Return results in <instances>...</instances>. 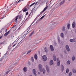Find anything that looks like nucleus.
Instances as JSON below:
<instances>
[{
  "mask_svg": "<svg viewBox=\"0 0 76 76\" xmlns=\"http://www.w3.org/2000/svg\"><path fill=\"white\" fill-rule=\"evenodd\" d=\"M22 11H21L20 12H20H21Z\"/></svg>",
  "mask_w": 76,
  "mask_h": 76,
  "instance_id": "61",
  "label": "nucleus"
},
{
  "mask_svg": "<svg viewBox=\"0 0 76 76\" xmlns=\"http://www.w3.org/2000/svg\"><path fill=\"white\" fill-rule=\"evenodd\" d=\"M22 10H23V12H26V11L28 10V9H27L26 8H24Z\"/></svg>",
  "mask_w": 76,
  "mask_h": 76,
  "instance_id": "14",
  "label": "nucleus"
},
{
  "mask_svg": "<svg viewBox=\"0 0 76 76\" xmlns=\"http://www.w3.org/2000/svg\"><path fill=\"white\" fill-rule=\"evenodd\" d=\"M20 0H20L19 1H18V3H19V1H20Z\"/></svg>",
  "mask_w": 76,
  "mask_h": 76,
  "instance_id": "54",
  "label": "nucleus"
},
{
  "mask_svg": "<svg viewBox=\"0 0 76 76\" xmlns=\"http://www.w3.org/2000/svg\"><path fill=\"white\" fill-rule=\"evenodd\" d=\"M19 16H18L17 17H16L15 18L13 19V22H15V21L16 23H18V20H17L18 19H19Z\"/></svg>",
  "mask_w": 76,
  "mask_h": 76,
  "instance_id": "1",
  "label": "nucleus"
},
{
  "mask_svg": "<svg viewBox=\"0 0 76 76\" xmlns=\"http://www.w3.org/2000/svg\"><path fill=\"white\" fill-rule=\"evenodd\" d=\"M53 60H54V61H56L57 60L56 56V55H53Z\"/></svg>",
  "mask_w": 76,
  "mask_h": 76,
  "instance_id": "10",
  "label": "nucleus"
},
{
  "mask_svg": "<svg viewBox=\"0 0 76 76\" xmlns=\"http://www.w3.org/2000/svg\"><path fill=\"white\" fill-rule=\"evenodd\" d=\"M38 4V2H36V3H35V6H37V4Z\"/></svg>",
  "mask_w": 76,
  "mask_h": 76,
  "instance_id": "43",
  "label": "nucleus"
},
{
  "mask_svg": "<svg viewBox=\"0 0 76 76\" xmlns=\"http://www.w3.org/2000/svg\"><path fill=\"white\" fill-rule=\"evenodd\" d=\"M61 71L62 72H63L64 70V66H63V65H61Z\"/></svg>",
  "mask_w": 76,
  "mask_h": 76,
  "instance_id": "17",
  "label": "nucleus"
},
{
  "mask_svg": "<svg viewBox=\"0 0 76 76\" xmlns=\"http://www.w3.org/2000/svg\"><path fill=\"white\" fill-rule=\"evenodd\" d=\"M61 38H64V34H63V33H61Z\"/></svg>",
  "mask_w": 76,
  "mask_h": 76,
  "instance_id": "24",
  "label": "nucleus"
},
{
  "mask_svg": "<svg viewBox=\"0 0 76 76\" xmlns=\"http://www.w3.org/2000/svg\"><path fill=\"white\" fill-rule=\"evenodd\" d=\"M15 26H14L13 27H12V28H14V27H15Z\"/></svg>",
  "mask_w": 76,
  "mask_h": 76,
  "instance_id": "48",
  "label": "nucleus"
},
{
  "mask_svg": "<svg viewBox=\"0 0 76 76\" xmlns=\"http://www.w3.org/2000/svg\"><path fill=\"white\" fill-rule=\"evenodd\" d=\"M66 49L68 52L70 51V48H69V47L68 45H66Z\"/></svg>",
  "mask_w": 76,
  "mask_h": 76,
  "instance_id": "6",
  "label": "nucleus"
},
{
  "mask_svg": "<svg viewBox=\"0 0 76 76\" xmlns=\"http://www.w3.org/2000/svg\"><path fill=\"white\" fill-rule=\"evenodd\" d=\"M1 30H2V31H3V30H4V28H2V29H1Z\"/></svg>",
  "mask_w": 76,
  "mask_h": 76,
  "instance_id": "50",
  "label": "nucleus"
},
{
  "mask_svg": "<svg viewBox=\"0 0 76 76\" xmlns=\"http://www.w3.org/2000/svg\"><path fill=\"white\" fill-rule=\"evenodd\" d=\"M50 65H53L54 64V62L53 60H51L50 62Z\"/></svg>",
  "mask_w": 76,
  "mask_h": 76,
  "instance_id": "12",
  "label": "nucleus"
},
{
  "mask_svg": "<svg viewBox=\"0 0 76 76\" xmlns=\"http://www.w3.org/2000/svg\"><path fill=\"white\" fill-rule=\"evenodd\" d=\"M34 8L32 10H31V13L30 14H31V13H32V12L33 11V10H34Z\"/></svg>",
  "mask_w": 76,
  "mask_h": 76,
  "instance_id": "44",
  "label": "nucleus"
},
{
  "mask_svg": "<svg viewBox=\"0 0 76 76\" xmlns=\"http://www.w3.org/2000/svg\"><path fill=\"white\" fill-rule=\"evenodd\" d=\"M69 72V69H67L66 70V73H68Z\"/></svg>",
  "mask_w": 76,
  "mask_h": 76,
  "instance_id": "27",
  "label": "nucleus"
},
{
  "mask_svg": "<svg viewBox=\"0 0 76 76\" xmlns=\"http://www.w3.org/2000/svg\"><path fill=\"white\" fill-rule=\"evenodd\" d=\"M75 33H76V29L75 30Z\"/></svg>",
  "mask_w": 76,
  "mask_h": 76,
  "instance_id": "59",
  "label": "nucleus"
},
{
  "mask_svg": "<svg viewBox=\"0 0 76 76\" xmlns=\"http://www.w3.org/2000/svg\"><path fill=\"white\" fill-rule=\"evenodd\" d=\"M35 4V3H33L32 4H31L30 6V7H31V6H32L34 4Z\"/></svg>",
  "mask_w": 76,
  "mask_h": 76,
  "instance_id": "36",
  "label": "nucleus"
},
{
  "mask_svg": "<svg viewBox=\"0 0 76 76\" xmlns=\"http://www.w3.org/2000/svg\"><path fill=\"white\" fill-rule=\"evenodd\" d=\"M46 68L48 73H49V72H50V70H49V68H48V66H46Z\"/></svg>",
  "mask_w": 76,
  "mask_h": 76,
  "instance_id": "16",
  "label": "nucleus"
},
{
  "mask_svg": "<svg viewBox=\"0 0 76 76\" xmlns=\"http://www.w3.org/2000/svg\"><path fill=\"white\" fill-rule=\"evenodd\" d=\"M16 31H16L15 32H16Z\"/></svg>",
  "mask_w": 76,
  "mask_h": 76,
  "instance_id": "64",
  "label": "nucleus"
},
{
  "mask_svg": "<svg viewBox=\"0 0 76 76\" xmlns=\"http://www.w3.org/2000/svg\"><path fill=\"white\" fill-rule=\"evenodd\" d=\"M72 28H74L75 27V22H73L72 24Z\"/></svg>",
  "mask_w": 76,
  "mask_h": 76,
  "instance_id": "20",
  "label": "nucleus"
},
{
  "mask_svg": "<svg viewBox=\"0 0 76 76\" xmlns=\"http://www.w3.org/2000/svg\"><path fill=\"white\" fill-rule=\"evenodd\" d=\"M5 15H5V14H4L3 15V17L1 18V19H4L5 17H6Z\"/></svg>",
  "mask_w": 76,
  "mask_h": 76,
  "instance_id": "26",
  "label": "nucleus"
},
{
  "mask_svg": "<svg viewBox=\"0 0 76 76\" xmlns=\"http://www.w3.org/2000/svg\"><path fill=\"white\" fill-rule=\"evenodd\" d=\"M45 15L42 17L40 18V19H41V20H42V19H43V18H44L45 17Z\"/></svg>",
  "mask_w": 76,
  "mask_h": 76,
  "instance_id": "31",
  "label": "nucleus"
},
{
  "mask_svg": "<svg viewBox=\"0 0 76 76\" xmlns=\"http://www.w3.org/2000/svg\"><path fill=\"white\" fill-rule=\"evenodd\" d=\"M72 72H70V73L69 74V75L70 76H72Z\"/></svg>",
  "mask_w": 76,
  "mask_h": 76,
  "instance_id": "40",
  "label": "nucleus"
},
{
  "mask_svg": "<svg viewBox=\"0 0 76 76\" xmlns=\"http://www.w3.org/2000/svg\"><path fill=\"white\" fill-rule=\"evenodd\" d=\"M34 58L35 60H37V58H38V56H37V54H35L34 55Z\"/></svg>",
  "mask_w": 76,
  "mask_h": 76,
  "instance_id": "21",
  "label": "nucleus"
},
{
  "mask_svg": "<svg viewBox=\"0 0 76 76\" xmlns=\"http://www.w3.org/2000/svg\"><path fill=\"white\" fill-rule=\"evenodd\" d=\"M72 72L74 73H75L76 72V69H72Z\"/></svg>",
  "mask_w": 76,
  "mask_h": 76,
  "instance_id": "29",
  "label": "nucleus"
},
{
  "mask_svg": "<svg viewBox=\"0 0 76 76\" xmlns=\"http://www.w3.org/2000/svg\"><path fill=\"white\" fill-rule=\"evenodd\" d=\"M17 5V2H15L14 4L12 5L11 6L12 7H15V6Z\"/></svg>",
  "mask_w": 76,
  "mask_h": 76,
  "instance_id": "13",
  "label": "nucleus"
},
{
  "mask_svg": "<svg viewBox=\"0 0 76 76\" xmlns=\"http://www.w3.org/2000/svg\"><path fill=\"white\" fill-rule=\"evenodd\" d=\"M38 73L39 74V72H38Z\"/></svg>",
  "mask_w": 76,
  "mask_h": 76,
  "instance_id": "60",
  "label": "nucleus"
},
{
  "mask_svg": "<svg viewBox=\"0 0 76 76\" xmlns=\"http://www.w3.org/2000/svg\"><path fill=\"white\" fill-rule=\"evenodd\" d=\"M42 58L44 61H47V56H46L44 55L43 56H42Z\"/></svg>",
  "mask_w": 76,
  "mask_h": 76,
  "instance_id": "3",
  "label": "nucleus"
},
{
  "mask_svg": "<svg viewBox=\"0 0 76 76\" xmlns=\"http://www.w3.org/2000/svg\"><path fill=\"white\" fill-rule=\"evenodd\" d=\"M16 44H15V45H13V47H15V45H16Z\"/></svg>",
  "mask_w": 76,
  "mask_h": 76,
  "instance_id": "47",
  "label": "nucleus"
},
{
  "mask_svg": "<svg viewBox=\"0 0 76 76\" xmlns=\"http://www.w3.org/2000/svg\"><path fill=\"white\" fill-rule=\"evenodd\" d=\"M28 15V12H26V15Z\"/></svg>",
  "mask_w": 76,
  "mask_h": 76,
  "instance_id": "42",
  "label": "nucleus"
},
{
  "mask_svg": "<svg viewBox=\"0 0 76 76\" xmlns=\"http://www.w3.org/2000/svg\"><path fill=\"white\" fill-rule=\"evenodd\" d=\"M1 58H2L0 59V60H1Z\"/></svg>",
  "mask_w": 76,
  "mask_h": 76,
  "instance_id": "58",
  "label": "nucleus"
},
{
  "mask_svg": "<svg viewBox=\"0 0 76 76\" xmlns=\"http://www.w3.org/2000/svg\"><path fill=\"white\" fill-rule=\"evenodd\" d=\"M9 72H10V71H8L7 72H6V75H7V74H8V73H9Z\"/></svg>",
  "mask_w": 76,
  "mask_h": 76,
  "instance_id": "38",
  "label": "nucleus"
},
{
  "mask_svg": "<svg viewBox=\"0 0 76 76\" xmlns=\"http://www.w3.org/2000/svg\"><path fill=\"white\" fill-rule=\"evenodd\" d=\"M67 26V28H68V29H69L70 28V24H68Z\"/></svg>",
  "mask_w": 76,
  "mask_h": 76,
  "instance_id": "28",
  "label": "nucleus"
},
{
  "mask_svg": "<svg viewBox=\"0 0 76 76\" xmlns=\"http://www.w3.org/2000/svg\"><path fill=\"white\" fill-rule=\"evenodd\" d=\"M27 68H26V67H24L23 69V71L25 72H26V71H27Z\"/></svg>",
  "mask_w": 76,
  "mask_h": 76,
  "instance_id": "19",
  "label": "nucleus"
},
{
  "mask_svg": "<svg viewBox=\"0 0 76 76\" xmlns=\"http://www.w3.org/2000/svg\"><path fill=\"white\" fill-rule=\"evenodd\" d=\"M6 54H7V53H6L5 54H4V56H5V55H6Z\"/></svg>",
  "mask_w": 76,
  "mask_h": 76,
  "instance_id": "53",
  "label": "nucleus"
},
{
  "mask_svg": "<svg viewBox=\"0 0 76 76\" xmlns=\"http://www.w3.org/2000/svg\"><path fill=\"white\" fill-rule=\"evenodd\" d=\"M34 34V31L32 32V33H31V34L30 35H29V37H30V38H32V36Z\"/></svg>",
  "mask_w": 76,
  "mask_h": 76,
  "instance_id": "11",
  "label": "nucleus"
},
{
  "mask_svg": "<svg viewBox=\"0 0 76 76\" xmlns=\"http://www.w3.org/2000/svg\"><path fill=\"white\" fill-rule=\"evenodd\" d=\"M42 70L43 74H44V75H45V69L44 68H43Z\"/></svg>",
  "mask_w": 76,
  "mask_h": 76,
  "instance_id": "23",
  "label": "nucleus"
},
{
  "mask_svg": "<svg viewBox=\"0 0 76 76\" xmlns=\"http://www.w3.org/2000/svg\"><path fill=\"white\" fill-rule=\"evenodd\" d=\"M45 50L46 51V52H47V48L46 47H45Z\"/></svg>",
  "mask_w": 76,
  "mask_h": 76,
  "instance_id": "35",
  "label": "nucleus"
},
{
  "mask_svg": "<svg viewBox=\"0 0 76 76\" xmlns=\"http://www.w3.org/2000/svg\"><path fill=\"white\" fill-rule=\"evenodd\" d=\"M29 29V28H28L27 29ZM29 29H28V30L27 31V32L26 33V34H25L24 35H24H26V34H28V31H29Z\"/></svg>",
  "mask_w": 76,
  "mask_h": 76,
  "instance_id": "39",
  "label": "nucleus"
},
{
  "mask_svg": "<svg viewBox=\"0 0 76 76\" xmlns=\"http://www.w3.org/2000/svg\"><path fill=\"white\" fill-rule=\"evenodd\" d=\"M31 61H32V62H34V58H33V57H31Z\"/></svg>",
  "mask_w": 76,
  "mask_h": 76,
  "instance_id": "37",
  "label": "nucleus"
},
{
  "mask_svg": "<svg viewBox=\"0 0 76 76\" xmlns=\"http://www.w3.org/2000/svg\"><path fill=\"white\" fill-rule=\"evenodd\" d=\"M20 27H19L18 29H17V31H19V30H20Z\"/></svg>",
  "mask_w": 76,
  "mask_h": 76,
  "instance_id": "41",
  "label": "nucleus"
},
{
  "mask_svg": "<svg viewBox=\"0 0 76 76\" xmlns=\"http://www.w3.org/2000/svg\"><path fill=\"white\" fill-rule=\"evenodd\" d=\"M57 64L58 66H59L60 65V60L58 58H57Z\"/></svg>",
  "mask_w": 76,
  "mask_h": 76,
  "instance_id": "4",
  "label": "nucleus"
},
{
  "mask_svg": "<svg viewBox=\"0 0 76 76\" xmlns=\"http://www.w3.org/2000/svg\"><path fill=\"white\" fill-rule=\"evenodd\" d=\"M43 0H40L39 1L40 2V1H42Z\"/></svg>",
  "mask_w": 76,
  "mask_h": 76,
  "instance_id": "52",
  "label": "nucleus"
},
{
  "mask_svg": "<svg viewBox=\"0 0 76 76\" xmlns=\"http://www.w3.org/2000/svg\"><path fill=\"white\" fill-rule=\"evenodd\" d=\"M64 2H65V0H63V1L60 4V6H61V4H64Z\"/></svg>",
  "mask_w": 76,
  "mask_h": 76,
  "instance_id": "25",
  "label": "nucleus"
},
{
  "mask_svg": "<svg viewBox=\"0 0 76 76\" xmlns=\"http://www.w3.org/2000/svg\"><path fill=\"white\" fill-rule=\"evenodd\" d=\"M33 73H34V75L35 76H36L37 75V71L35 69H33Z\"/></svg>",
  "mask_w": 76,
  "mask_h": 76,
  "instance_id": "7",
  "label": "nucleus"
},
{
  "mask_svg": "<svg viewBox=\"0 0 76 76\" xmlns=\"http://www.w3.org/2000/svg\"><path fill=\"white\" fill-rule=\"evenodd\" d=\"M70 41L71 42H75V39H70Z\"/></svg>",
  "mask_w": 76,
  "mask_h": 76,
  "instance_id": "15",
  "label": "nucleus"
},
{
  "mask_svg": "<svg viewBox=\"0 0 76 76\" xmlns=\"http://www.w3.org/2000/svg\"><path fill=\"white\" fill-rule=\"evenodd\" d=\"M50 47L51 51H54V48L53 47V46L52 45H50Z\"/></svg>",
  "mask_w": 76,
  "mask_h": 76,
  "instance_id": "9",
  "label": "nucleus"
},
{
  "mask_svg": "<svg viewBox=\"0 0 76 76\" xmlns=\"http://www.w3.org/2000/svg\"><path fill=\"white\" fill-rule=\"evenodd\" d=\"M4 44V42H0V45H2V44Z\"/></svg>",
  "mask_w": 76,
  "mask_h": 76,
  "instance_id": "32",
  "label": "nucleus"
},
{
  "mask_svg": "<svg viewBox=\"0 0 76 76\" xmlns=\"http://www.w3.org/2000/svg\"><path fill=\"white\" fill-rule=\"evenodd\" d=\"M1 31H0V33H1Z\"/></svg>",
  "mask_w": 76,
  "mask_h": 76,
  "instance_id": "56",
  "label": "nucleus"
},
{
  "mask_svg": "<svg viewBox=\"0 0 76 76\" xmlns=\"http://www.w3.org/2000/svg\"><path fill=\"white\" fill-rule=\"evenodd\" d=\"M2 38V36H1L0 37V39H1Z\"/></svg>",
  "mask_w": 76,
  "mask_h": 76,
  "instance_id": "46",
  "label": "nucleus"
},
{
  "mask_svg": "<svg viewBox=\"0 0 76 76\" xmlns=\"http://www.w3.org/2000/svg\"><path fill=\"white\" fill-rule=\"evenodd\" d=\"M35 19H34V21H33V23H32L31 25L30 26H29V27L28 28V29H30V28H31V25H32V24H33V23H34V22H35Z\"/></svg>",
  "mask_w": 76,
  "mask_h": 76,
  "instance_id": "18",
  "label": "nucleus"
},
{
  "mask_svg": "<svg viewBox=\"0 0 76 76\" xmlns=\"http://www.w3.org/2000/svg\"><path fill=\"white\" fill-rule=\"evenodd\" d=\"M24 0H22V1H23Z\"/></svg>",
  "mask_w": 76,
  "mask_h": 76,
  "instance_id": "63",
  "label": "nucleus"
},
{
  "mask_svg": "<svg viewBox=\"0 0 76 76\" xmlns=\"http://www.w3.org/2000/svg\"><path fill=\"white\" fill-rule=\"evenodd\" d=\"M5 32L6 33L4 34V36H5L6 37V36H7L9 33H10V30H9L7 32V29H6L5 30Z\"/></svg>",
  "mask_w": 76,
  "mask_h": 76,
  "instance_id": "2",
  "label": "nucleus"
},
{
  "mask_svg": "<svg viewBox=\"0 0 76 76\" xmlns=\"http://www.w3.org/2000/svg\"><path fill=\"white\" fill-rule=\"evenodd\" d=\"M31 2V1H30L28 2V3H29Z\"/></svg>",
  "mask_w": 76,
  "mask_h": 76,
  "instance_id": "55",
  "label": "nucleus"
},
{
  "mask_svg": "<svg viewBox=\"0 0 76 76\" xmlns=\"http://www.w3.org/2000/svg\"><path fill=\"white\" fill-rule=\"evenodd\" d=\"M72 59V61H75V56H73Z\"/></svg>",
  "mask_w": 76,
  "mask_h": 76,
  "instance_id": "30",
  "label": "nucleus"
},
{
  "mask_svg": "<svg viewBox=\"0 0 76 76\" xmlns=\"http://www.w3.org/2000/svg\"><path fill=\"white\" fill-rule=\"evenodd\" d=\"M3 13H4V12H3Z\"/></svg>",
  "mask_w": 76,
  "mask_h": 76,
  "instance_id": "62",
  "label": "nucleus"
},
{
  "mask_svg": "<svg viewBox=\"0 0 76 76\" xmlns=\"http://www.w3.org/2000/svg\"><path fill=\"white\" fill-rule=\"evenodd\" d=\"M39 67L40 72H42V65L41 64L39 65Z\"/></svg>",
  "mask_w": 76,
  "mask_h": 76,
  "instance_id": "8",
  "label": "nucleus"
},
{
  "mask_svg": "<svg viewBox=\"0 0 76 76\" xmlns=\"http://www.w3.org/2000/svg\"><path fill=\"white\" fill-rule=\"evenodd\" d=\"M22 18V16H19V19H21Z\"/></svg>",
  "mask_w": 76,
  "mask_h": 76,
  "instance_id": "45",
  "label": "nucleus"
},
{
  "mask_svg": "<svg viewBox=\"0 0 76 76\" xmlns=\"http://www.w3.org/2000/svg\"><path fill=\"white\" fill-rule=\"evenodd\" d=\"M31 52V50H29V51H28L27 53V54H28L29 53H30Z\"/></svg>",
  "mask_w": 76,
  "mask_h": 76,
  "instance_id": "34",
  "label": "nucleus"
},
{
  "mask_svg": "<svg viewBox=\"0 0 76 76\" xmlns=\"http://www.w3.org/2000/svg\"><path fill=\"white\" fill-rule=\"evenodd\" d=\"M62 30L64 31H65V27L64 26L62 28Z\"/></svg>",
  "mask_w": 76,
  "mask_h": 76,
  "instance_id": "33",
  "label": "nucleus"
},
{
  "mask_svg": "<svg viewBox=\"0 0 76 76\" xmlns=\"http://www.w3.org/2000/svg\"><path fill=\"white\" fill-rule=\"evenodd\" d=\"M13 4V3H12V4H11L10 5V6H12V4Z\"/></svg>",
  "mask_w": 76,
  "mask_h": 76,
  "instance_id": "49",
  "label": "nucleus"
},
{
  "mask_svg": "<svg viewBox=\"0 0 76 76\" xmlns=\"http://www.w3.org/2000/svg\"><path fill=\"white\" fill-rule=\"evenodd\" d=\"M48 8V6H47L41 12V14H42V13H44V12H45V11Z\"/></svg>",
  "mask_w": 76,
  "mask_h": 76,
  "instance_id": "5",
  "label": "nucleus"
},
{
  "mask_svg": "<svg viewBox=\"0 0 76 76\" xmlns=\"http://www.w3.org/2000/svg\"><path fill=\"white\" fill-rule=\"evenodd\" d=\"M8 50H9V49H10V48H9V47H8Z\"/></svg>",
  "mask_w": 76,
  "mask_h": 76,
  "instance_id": "51",
  "label": "nucleus"
},
{
  "mask_svg": "<svg viewBox=\"0 0 76 76\" xmlns=\"http://www.w3.org/2000/svg\"><path fill=\"white\" fill-rule=\"evenodd\" d=\"M70 63H71L70 61L68 60L67 61L66 64L68 65H69L70 64Z\"/></svg>",
  "mask_w": 76,
  "mask_h": 76,
  "instance_id": "22",
  "label": "nucleus"
},
{
  "mask_svg": "<svg viewBox=\"0 0 76 76\" xmlns=\"http://www.w3.org/2000/svg\"><path fill=\"white\" fill-rule=\"evenodd\" d=\"M14 43H15L14 42H13V43H12V44H14Z\"/></svg>",
  "mask_w": 76,
  "mask_h": 76,
  "instance_id": "57",
  "label": "nucleus"
}]
</instances>
